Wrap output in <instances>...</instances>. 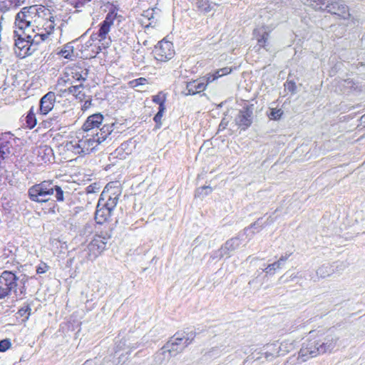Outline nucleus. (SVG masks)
Masks as SVG:
<instances>
[{
  "mask_svg": "<svg viewBox=\"0 0 365 365\" xmlns=\"http://www.w3.org/2000/svg\"><path fill=\"white\" fill-rule=\"evenodd\" d=\"M21 0H0V13H6L10 10L16 9L21 5Z\"/></svg>",
  "mask_w": 365,
  "mask_h": 365,
  "instance_id": "393cba45",
  "label": "nucleus"
},
{
  "mask_svg": "<svg viewBox=\"0 0 365 365\" xmlns=\"http://www.w3.org/2000/svg\"><path fill=\"white\" fill-rule=\"evenodd\" d=\"M345 267L346 265L343 262L324 264L317 269L315 276H310V279L314 282H317L319 278L323 279L329 277L338 271L344 270Z\"/></svg>",
  "mask_w": 365,
  "mask_h": 365,
  "instance_id": "f8f14e48",
  "label": "nucleus"
},
{
  "mask_svg": "<svg viewBox=\"0 0 365 365\" xmlns=\"http://www.w3.org/2000/svg\"><path fill=\"white\" fill-rule=\"evenodd\" d=\"M95 232L93 238L83 252L84 257L91 261L96 259L106 250L108 240L111 236L110 230H98L96 227Z\"/></svg>",
  "mask_w": 365,
  "mask_h": 365,
  "instance_id": "39448f33",
  "label": "nucleus"
},
{
  "mask_svg": "<svg viewBox=\"0 0 365 365\" xmlns=\"http://www.w3.org/2000/svg\"><path fill=\"white\" fill-rule=\"evenodd\" d=\"M197 332L190 328H186L183 330L178 331L165 344V348H168L173 356L181 353L194 340Z\"/></svg>",
  "mask_w": 365,
  "mask_h": 365,
  "instance_id": "20e7f679",
  "label": "nucleus"
},
{
  "mask_svg": "<svg viewBox=\"0 0 365 365\" xmlns=\"http://www.w3.org/2000/svg\"><path fill=\"white\" fill-rule=\"evenodd\" d=\"M267 348L268 350L262 354L266 359L271 360L280 355L281 348L278 343L267 345Z\"/></svg>",
  "mask_w": 365,
  "mask_h": 365,
  "instance_id": "c756f323",
  "label": "nucleus"
},
{
  "mask_svg": "<svg viewBox=\"0 0 365 365\" xmlns=\"http://www.w3.org/2000/svg\"><path fill=\"white\" fill-rule=\"evenodd\" d=\"M49 267L47 265V264L44 262H41L37 267H36V273L37 274H44L48 270Z\"/></svg>",
  "mask_w": 365,
  "mask_h": 365,
  "instance_id": "603ef678",
  "label": "nucleus"
},
{
  "mask_svg": "<svg viewBox=\"0 0 365 365\" xmlns=\"http://www.w3.org/2000/svg\"><path fill=\"white\" fill-rule=\"evenodd\" d=\"M228 123H229V120L225 117L222 118V119L221 120V122L219 125L218 130L219 131L224 130L227 128Z\"/></svg>",
  "mask_w": 365,
  "mask_h": 365,
  "instance_id": "13d9d810",
  "label": "nucleus"
},
{
  "mask_svg": "<svg viewBox=\"0 0 365 365\" xmlns=\"http://www.w3.org/2000/svg\"><path fill=\"white\" fill-rule=\"evenodd\" d=\"M277 211H278V209H276L275 211L272 215H269L267 217L266 220L264 222V226H265V227L269 226L276 221L277 217H274L273 215Z\"/></svg>",
  "mask_w": 365,
  "mask_h": 365,
  "instance_id": "864d4df0",
  "label": "nucleus"
},
{
  "mask_svg": "<svg viewBox=\"0 0 365 365\" xmlns=\"http://www.w3.org/2000/svg\"><path fill=\"white\" fill-rule=\"evenodd\" d=\"M65 74L75 81H85L88 78V69L86 68L84 63H78L70 68H66Z\"/></svg>",
  "mask_w": 365,
  "mask_h": 365,
  "instance_id": "4468645a",
  "label": "nucleus"
},
{
  "mask_svg": "<svg viewBox=\"0 0 365 365\" xmlns=\"http://www.w3.org/2000/svg\"><path fill=\"white\" fill-rule=\"evenodd\" d=\"M86 191L88 193H91V192H94V187H93V185H88L87 187H86Z\"/></svg>",
  "mask_w": 365,
  "mask_h": 365,
  "instance_id": "338daca9",
  "label": "nucleus"
},
{
  "mask_svg": "<svg viewBox=\"0 0 365 365\" xmlns=\"http://www.w3.org/2000/svg\"><path fill=\"white\" fill-rule=\"evenodd\" d=\"M38 157L44 163H50L54 158L52 148L48 145L41 146L38 149Z\"/></svg>",
  "mask_w": 365,
  "mask_h": 365,
  "instance_id": "bb28decb",
  "label": "nucleus"
},
{
  "mask_svg": "<svg viewBox=\"0 0 365 365\" xmlns=\"http://www.w3.org/2000/svg\"><path fill=\"white\" fill-rule=\"evenodd\" d=\"M51 14V11L41 5H33L22 8L15 17L14 31L24 34L29 32L31 24L36 17H43ZM34 32V30L31 29Z\"/></svg>",
  "mask_w": 365,
  "mask_h": 365,
  "instance_id": "f03ea898",
  "label": "nucleus"
},
{
  "mask_svg": "<svg viewBox=\"0 0 365 365\" xmlns=\"http://www.w3.org/2000/svg\"><path fill=\"white\" fill-rule=\"evenodd\" d=\"M91 0H68L69 4L74 8L78 9L84 6L87 3Z\"/></svg>",
  "mask_w": 365,
  "mask_h": 365,
  "instance_id": "de8ad7c7",
  "label": "nucleus"
},
{
  "mask_svg": "<svg viewBox=\"0 0 365 365\" xmlns=\"http://www.w3.org/2000/svg\"><path fill=\"white\" fill-rule=\"evenodd\" d=\"M14 46L16 53L21 58L31 55L35 51L31 35L29 32L24 34L14 31Z\"/></svg>",
  "mask_w": 365,
  "mask_h": 365,
  "instance_id": "0eeeda50",
  "label": "nucleus"
},
{
  "mask_svg": "<svg viewBox=\"0 0 365 365\" xmlns=\"http://www.w3.org/2000/svg\"><path fill=\"white\" fill-rule=\"evenodd\" d=\"M103 115L101 113H95L88 116L82 126L84 131H90L98 128L102 123Z\"/></svg>",
  "mask_w": 365,
  "mask_h": 365,
  "instance_id": "6ab92c4d",
  "label": "nucleus"
},
{
  "mask_svg": "<svg viewBox=\"0 0 365 365\" xmlns=\"http://www.w3.org/2000/svg\"><path fill=\"white\" fill-rule=\"evenodd\" d=\"M55 101V93L52 91L48 92L41 98L37 113L42 115H47L53 109Z\"/></svg>",
  "mask_w": 365,
  "mask_h": 365,
  "instance_id": "f3484780",
  "label": "nucleus"
},
{
  "mask_svg": "<svg viewBox=\"0 0 365 365\" xmlns=\"http://www.w3.org/2000/svg\"><path fill=\"white\" fill-rule=\"evenodd\" d=\"M105 195V192H103L97 204L96 210L95 212V228L97 227L98 230H100L101 226H104V229L107 228V230H110L108 227V225H104L106 223L110 217L112 215V212L110 210L107 209L106 207L103 206V196Z\"/></svg>",
  "mask_w": 365,
  "mask_h": 365,
  "instance_id": "9d476101",
  "label": "nucleus"
},
{
  "mask_svg": "<svg viewBox=\"0 0 365 365\" xmlns=\"http://www.w3.org/2000/svg\"><path fill=\"white\" fill-rule=\"evenodd\" d=\"M115 344H116V346H115V353L118 352L120 350L125 349L126 346L128 348L130 347L129 345L127 346L126 341L125 339H121V340L119 341V342H116Z\"/></svg>",
  "mask_w": 365,
  "mask_h": 365,
  "instance_id": "6e6d98bb",
  "label": "nucleus"
},
{
  "mask_svg": "<svg viewBox=\"0 0 365 365\" xmlns=\"http://www.w3.org/2000/svg\"><path fill=\"white\" fill-rule=\"evenodd\" d=\"M147 82L148 81L146 78L141 77L131 81V84L133 85V87H136L138 86L145 85V83H147Z\"/></svg>",
  "mask_w": 365,
  "mask_h": 365,
  "instance_id": "4d7b16f0",
  "label": "nucleus"
},
{
  "mask_svg": "<svg viewBox=\"0 0 365 365\" xmlns=\"http://www.w3.org/2000/svg\"><path fill=\"white\" fill-rule=\"evenodd\" d=\"M68 150H71L76 154L83 155V147L81 145V140H71L66 144Z\"/></svg>",
  "mask_w": 365,
  "mask_h": 365,
  "instance_id": "473e14b6",
  "label": "nucleus"
},
{
  "mask_svg": "<svg viewBox=\"0 0 365 365\" xmlns=\"http://www.w3.org/2000/svg\"><path fill=\"white\" fill-rule=\"evenodd\" d=\"M75 98L78 99L80 101H83L87 98V96L80 90V91H78V93L76 95Z\"/></svg>",
  "mask_w": 365,
  "mask_h": 365,
  "instance_id": "052dcab7",
  "label": "nucleus"
},
{
  "mask_svg": "<svg viewBox=\"0 0 365 365\" xmlns=\"http://www.w3.org/2000/svg\"><path fill=\"white\" fill-rule=\"evenodd\" d=\"M128 146V143H123L120 145V147H118L116 150H115V153H117V155H120L121 154V152L123 151L126 147Z\"/></svg>",
  "mask_w": 365,
  "mask_h": 365,
  "instance_id": "e2e57ef3",
  "label": "nucleus"
},
{
  "mask_svg": "<svg viewBox=\"0 0 365 365\" xmlns=\"http://www.w3.org/2000/svg\"><path fill=\"white\" fill-rule=\"evenodd\" d=\"M302 1L315 10L326 11L336 15L343 19H351L354 23V18L349 13V8L340 0H302Z\"/></svg>",
  "mask_w": 365,
  "mask_h": 365,
  "instance_id": "7ed1b4c3",
  "label": "nucleus"
},
{
  "mask_svg": "<svg viewBox=\"0 0 365 365\" xmlns=\"http://www.w3.org/2000/svg\"><path fill=\"white\" fill-rule=\"evenodd\" d=\"M291 255V253L282 255L277 261L274 262L272 264H269L264 268L263 270L267 276L274 275L277 270L280 269L284 265L285 262Z\"/></svg>",
  "mask_w": 365,
  "mask_h": 365,
  "instance_id": "aec40b11",
  "label": "nucleus"
},
{
  "mask_svg": "<svg viewBox=\"0 0 365 365\" xmlns=\"http://www.w3.org/2000/svg\"><path fill=\"white\" fill-rule=\"evenodd\" d=\"M82 365H114V363L110 360L103 359L101 361L99 359H88Z\"/></svg>",
  "mask_w": 365,
  "mask_h": 365,
  "instance_id": "a19ab883",
  "label": "nucleus"
},
{
  "mask_svg": "<svg viewBox=\"0 0 365 365\" xmlns=\"http://www.w3.org/2000/svg\"><path fill=\"white\" fill-rule=\"evenodd\" d=\"M118 7L111 4L108 9V12L106 14L105 19L100 23V34L107 35L110 31V26L113 25L114 20L118 16Z\"/></svg>",
  "mask_w": 365,
  "mask_h": 365,
  "instance_id": "2eb2a0df",
  "label": "nucleus"
},
{
  "mask_svg": "<svg viewBox=\"0 0 365 365\" xmlns=\"http://www.w3.org/2000/svg\"><path fill=\"white\" fill-rule=\"evenodd\" d=\"M263 217L258 218L255 222L252 223L250 226L245 227L242 232L245 233L247 242L251 240L255 232H259L262 229L265 227L264 226V222H262Z\"/></svg>",
  "mask_w": 365,
  "mask_h": 365,
  "instance_id": "412c9836",
  "label": "nucleus"
},
{
  "mask_svg": "<svg viewBox=\"0 0 365 365\" xmlns=\"http://www.w3.org/2000/svg\"><path fill=\"white\" fill-rule=\"evenodd\" d=\"M165 109L158 108L157 113L155 115L153 118V120L155 123V128L159 129L162 126L161 119L163 115Z\"/></svg>",
  "mask_w": 365,
  "mask_h": 365,
  "instance_id": "37998d69",
  "label": "nucleus"
},
{
  "mask_svg": "<svg viewBox=\"0 0 365 365\" xmlns=\"http://www.w3.org/2000/svg\"><path fill=\"white\" fill-rule=\"evenodd\" d=\"M142 16L145 18H147L148 20H150L153 18V9H148L144 11Z\"/></svg>",
  "mask_w": 365,
  "mask_h": 365,
  "instance_id": "bf43d9fd",
  "label": "nucleus"
},
{
  "mask_svg": "<svg viewBox=\"0 0 365 365\" xmlns=\"http://www.w3.org/2000/svg\"><path fill=\"white\" fill-rule=\"evenodd\" d=\"M118 202V195H115V196H108V199L106 200L103 198V206L106 207L107 209L110 210L111 212L114 210Z\"/></svg>",
  "mask_w": 365,
  "mask_h": 365,
  "instance_id": "72a5a7b5",
  "label": "nucleus"
},
{
  "mask_svg": "<svg viewBox=\"0 0 365 365\" xmlns=\"http://www.w3.org/2000/svg\"><path fill=\"white\" fill-rule=\"evenodd\" d=\"M337 340V339L333 337H327L324 339V341L319 342L320 354L331 352L335 348Z\"/></svg>",
  "mask_w": 365,
  "mask_h": 365,
  "instance_id": "a878e982",
  "label": "nucleus"
},
{
  "mask_svg": "<svg viewBox=\"0 0 365 365\" xmlns=\"http://www.w3.org/2000/svg\"><path fill=\"white\" fill-rule=\"evenodd\" d=\"M12 293H14L15 294V296L17 299H23L26 294V285L20 284V287L19 289H17V287H16Z\"/></svg>",
  "mask_w": 365,
  "mask_h": 365,
  "instance_id": "c03bdc74",
  "label": "nucleus"
},
{
  "mask_svg": "<svg viewBox=\"0 0 365 365\" xmlns=\"http://www.w3.org/2000/svg\"><path fill=\"white\" fill-rule=\"evenodd\" d=\"M155 59L159 62H166L175 55V50L172 42L165 39L159 41L153 50Z\"/></svg>",
  "mask_w": 365,
  "mask_h": 365,
  "instance_id": "6e6552de",
  "label": "nucleus"
},
{
  "mask_svg": "<svg viewBox=\"0 0 365 365\" xmlns=\"http://www.w3.org/2000/svg\"><path fill=\"white\" fill-rule=\"evenodd\" d=\"M37 124L34 107L31 106L25 116V125L29 129H33Z\"/></svg>",
  "mask_w": 365,
  "mask_h": 365,
  "instance_id": "7c9ffc66",
  "label": "nucleus"
},
{
  "mask_svg": "<svg viewBox=\"0 0 365 365\" xmlns=\"http://www.w3.org/2000/svg\"><path fill=\"white\" fill-rule=\"evenodd\" d=\"M253 35L255 36L257 41V45L260 48H265L269 38V34L264 29H255L253 31Z\"/></svg>",
  "mask_w": 365,
  "mask_h": 365,
  "instance_id": "cd10ccee",
  "label": "nucleus"
},
{
  "mask_svg": "<svg viewBox=\"0 0 365 365\" xmlns=\"http://www.w3.org/2000/svg\"><path fill=\"white\" fill-rule=\"evenodd\" d=\"M89 30H87L86 33H84L83 35H81L78 38H76V40L73 41L71 43H68L66 45H64L63 48L58 53L60 55H61L64 58L71 59L72 57V54L73 53V46L71 45L72 43H76L78 40L82 39L88 33Z\"/></svg>",
  "mask_w": 365,
  "mask_h": 365,
  "instance_id": "c85d7f7f",
  "label": "nucleus"
},
{
  "mask_svg": "<svg viewBox=\"0 0 365 365\" xmlns=\"http://www.w3.org/2000/svg\"><path fill=\"white\" fill-rule=\"evenodd\" d=\"M220 71L221 72V75L225 76L229 74L232 71V69L231 68L229 67H225L223 68L220 69Z\"/></svg>",
  "mask_w": 365,
  "mask_h": 365,
  "instance_id": "0e129e2a",
  "label": "nucleus"
},
{
  "mask_svg": "<svg viewBox=\"0 0 365 365\" xmlns=\"http://www.w3.org/2000/svg\"><path fill=\"white\" fill-rule=\"evenodd\" d=\"M253 104H245L239 110L235 118V124L242 130H246L250 128L253 121Z\"/></svg>",
  "mask_w": 365,
  "mask_h": 365,
  "instance_id": "1a4fd4ad",
  "label": "nucleus"
},
{
  "mask_svg": "<svg viewBox=\"0 0 365 365\" xmlns=\"http://www.w3.org/2000/svg\"><path fill=\"white\" fill-rule=\"evenodd\" d=\"M19 283H20V284H21V285H26V282H27V281H28V277H27V276L24 275V277H23L22 279H19Z\"/></svg>",
  "mask_w": 365,
  "mask_h": 365,
  "instance_id": "69168bd1",
  "label": "nucleus"
},
{
  "mask_svg": "<svg viewBox=\"0 0 365 365\" xmlns=\"http://www.w3.org/2000/svg\"><path fill=\"white\" fill-rule=\"evenodd\" d=\"M225 256L227 257L226 252L223 250V248L221 246L218 250H215L211 253L210 258L212 259H221Z\"/></svg>",
  "mask_w": 365,
  "mask_h": 365,
  "instance_id": "a18cd8bd",
  "label": "nucleus"
},
{
  "mask_svg": "<svg viewBox=\"0 0 365 365\" xmlns=\"http://www.w3.org/2000/svg\"><path fill=\"white\" fill-rule=\"evenodd\" d=\"M107 35H103L100 34V28L98 29V31L96 33H93L89 40L86 43L85 48H88L90 46H93V43L95 41L101 42L106 39Z\"/></svg>",
  "mask_w": 365,
  "mask_h": 365,
  "instance_id": "f704fd0d",
  "label": "nucleus"
},
{
  "mask_svg": "<svg viewBox=\"0 0 365 365\" xmlns=\"http://www.w3.org/2000/svg\"><path fill=\"white\" fill-rule=\"evenodd\" d=\"M212 192V188L208 185H204L198 187L195 194V197H203Z\"/></svg>",
  "mask_w": 365,
  "mask_h": 365,
  "instance_id": "4c0bfd02",
  "label": "nucleus"
},
{
  "mask_svg": "<svg viewBox=\"0 0 365 365\" xmlns=\"http://www.w3.org/2000/svg\"><path fill=\"white\" fill-rule=\"evenodd\" d=\"M15 288L9 287L4 283L3 279H0V299L10 296Z\"/></svg>",
  "mask_w": 365,
  "mask_h": 365,
  "instance_id": "c9c22d12",
  "label": "nucleus"
},
{
  "mask_svg": "<svg viewBox=\"0 0 365 365\" xmlns=\"http://www.w3.org/2000/svg\"><path fill=\"white\" fill-rule=\"evenodd\" d=\"M31 306L29 304H24L23 307H21L17 312V314L22 317H24L23 321H26L29 319V316L31 315Z\"/></svg>",
  "mask_w": 365,
  "mask_h": 365,
  "instance_id": "58836bf2",
  "label": "nucleus"
},
{
  "mask_svg": "<svg viewBox=\"0 0 365 365\" xmlns=\"http://www.w3.org/2000/svg\"><path fill=\"white\" fill-rule=\"evenodd\" d=\"M63 189L52 180H46L31 186L27 191L28 197L37 203L48 202V212L54 214L58 206L56 202L65 200Z\"/></svg>",
  "mask_w": 365,
  "mask_h": 365,
  "instance_id": "f257e3e1",
  "label": "nucleus"
},
{
  "mask_svg": "<svg viewBox=\"0 0 365 365\" xmlns=\"http://www.w3.org/2000/svg\"><path fill=\"white\" fill-rule=\"evenodd\" d=\"M282 114L283 111L281 109L272 108L271 109L269 114H268V116L271 120H279Z\"/></svg>",
  "mask_w": 365,
  "mask_h": 365,
  "instance_id": "49530a36",
  "label": "nucleus"
},
{
  "mask_svg": "<svg viewBox=\"0 0 365 365\" xmlns=\"http://www.w3.org/2000/svg\"><path fill=\"white\" fill-rule=\"evenodd\" d=\"M285 89L291 93L295 92L297 89L296 83L293 81H287L284 84Z\"/></svg>",
  "mask_w": 365,
  "mask_h": 365,
  "instance_id": "5fc2aeb1",
  "label": "nucleus"
},
{
  "mask_svg": "<svg viewBox=\"0 0 365 365\" xmlns=\"http://www.w3.org/2000/svg\"><path fill=\"white\" fill-rule=\"evenodd\" d=\"M81 325V322L78 319H77L73 317H71L70 319L67 322L68 329L71 331H73L76 329H78V331H79Z\"/></svg>",
  "mask_w": 365,
  "mask_h": 365,
  "instance_id": "ea45409f",
  "label": "nucleus"
},
{
  "mask_svg": "<svg viewBox=\"0 0 365 365\" xmlns=\"http://www.w3.org/2000/svg\"><path fill=\"white\" fill-rule=\"evenodd\" d=\"M217 79V77H215L212 73H209L206 76V80H205V83L206 84V86L209 83H211L214 81H215Z\"/></svg>",
  "mask_w": 365,
  "mask_h": 365,
  "instance_id": "680f3d73",
  "label": "nucleus"
},
{
  "mask_svg": "<svg viewBox=\"0 0 365 365\" xmlns=\"http://www.w3.org/2000/svg\"><path fill=\"white\" fill-rule=\"evenodd\" d=\"M22 146V140L11 132L0 133V164L11 156H17Z\"/></svg>",
  "mask_w": 365,
  "mask_h": 365,
  "instance_id": "423d86ee",
  "label": "nucleus"
},
{
  "mask_svg": "<svg viewBox=\"0 0 365 365\" xmlns=\"http://www.w3.org/2000/svg\"><path fill=\"white\" fill-rule=\"evenodd\" d=\"M84 87L83 83H81L79 85L76 86H71L69 88H68L66 91H67L69 94H72L74 96L78 93V91H80L81 88H83Z\"/></svg>",
  "mask_w": 365,
  "mask_h": 365,
  "instance_id": "09e8293b",
  "label": "nucleus"
},
{
  "mask_svg": "<svg viewBox=\"0 0 365 365\" xmlns=\"http://www.w3.org/2000/svg\"><path fill=\"white\" fill-rule=\"evenodd\" d=\"M173 356L170 353L165 344L153 355V361L155 364H161L163 361L169 360Z\"/></svg>",
  "mask_w": 365,
  "mask_h": 365,
  "instance_id": "b1692460",
  "label": "nucleus"
},
{
  "mask_svg": "<svg viewBox=\"0 0 365 365\" xmlns=\"http://www.w3.org/2000/svg\"><path fill=\"white\" fill-rule=\"evenodd\" d=\"M115 123L105 124L96 134L92 135L96 141V145L104 141H110L114 137L113 133Z\"/></svg>",
  "mask_w": 365,
  "mask_h": 365,
  "instance_id": "a211bd4d",
  "label": "nucleus"
},
{
  "mask_svg": "<svg viewBox=\"0 0 365 365\" xmlns=\"http://www.w3.org/2000/svg\"><path fill=\"white\" fill-rule=\"evenodd\" d=\"M48 16V19L46 20L43 25L45 32L36 34L34 36H31V41H33L35 51L37 49V46L48 38V35L53 32L55 26H56V21L57 17L52 16L51 14Z\"/></svg>",
  "mask_w": 365,
  "mask_h": 365,
  "instance_id": "ddd939ff",
  "label": "nucleus"
},
{
  "mask_svg": "<svg viewBox=\"0 0 365 365\" xmlns=\"http://www.w3.org/2000/svg\"><path fill=\"white\" fill-rule=\"evenodd\" d=\"M92 106H93V103H92V96H88L84 100V103H83V104L81 106V110H83V111H86L88 109H89Z\"/></svg>",
  "mask_w": 365,
  "mask_h": 365,
  "instance_id": "3c124183",
  "label": "nucleus"
},
{
  "mask_svg": "<svg viewBox=\"0 0 365 365\" xmlns=\"http://www.w3.org/2000/svg\"><path fill=\"white\" fill-rule=\"evenodd\" d=\"M152 101L158 104V108L166 109L165 108V101L166 97L165 94L163 92H159L157 95H155L152 97Z\"/></svg>",
  "mask_w": 365,
  "mask_h": 365,
  "instance_id": "e433bc0d",
  "label": "nucleus"
},
{
  "mask_svg": "<svg viewBox=\"0 0 365 365\" xmlns=\"http://www.w3.org/2000/svg\"><path fill=\"white\" fill-rule=\"evenodd\" d=\"M246 239L245 233L241 231L236 236L231 237L223 243L222 247L226 252L227 257H230L232 252L239 249Z\"/></svg>",
  "mask_w": 365,
  "mask_h": 365,
  "instance_id": "dca6fc26",
  "label": "nucleus"
},
{
  "mask_svg": "<svg viewBox=\"0 0 365 365\" xmlns=\"http://www.w3.org/2000/svg\"><path fill=\"white\" fill-rule=\"evenodd\" d=\"M212 75L215 76V77H217V79L221 76H222V75H221V72L220 70L218 71H216L215 73H212Z\"/></svg>",
  "mask_w": 365,
  "mask_h": 365,
  "instance_id": "774afa93",
  "label": "nucleus"
},
{
  "mask_svg": "<svg viewBox=\"0 0 365 365\" xmlns=\"http://www.w3.org/2000/svg\"><path fill=\"white\" fill-rule=\"evenodd\" d=\"M11 345V341L8 339L0 340V352L7 351L10 348Z\"/></svg>",
  "mask_w": 365,
  "mask_h": 365,
  "instance_id": "8fccbe9b",
  "label": "nucleus"
},
{
  "mask_svg": "<svg viewBox=\"0 0 365 365\" xmlns=\"http://www.w3.org/2000/svg\"><path fill=\"white\" fill-rule=\"evenodd\" d=\"M81 140L83 147V155L91 153L95 149L94 144L96 143V141L93 135L89 138L81 139Z\"/></svg>",
  "mask_w": 365,
  "mask_h": 365,
  "instance_id": "2f4dec72",
  "label": "nucleus"
},
{
  "mask_svg": "<svg viewBox=\"0 0 365 365\" xmlns=\"http://www.w3.org/2000/svg\"><path fill=\"white\" fill-rule=\"evenodd\" d=\"M320 354L319 341L316 339H312L306 341L302 344V346L299 351L298 359L302 361H307L310 358H313Z\"/></svg>",
  "mask_w": 365,
  "mask_h": 365,
  "instance_id": "9b49d317",
  "label": "nucleus"
},
{
  "mask_svg": "<svg viewBox=\"0 0 365 365\" xmlns=\"http://www.w3.org/2000/svg\"><path fill=\"white\" fill-rule=\"evenodd\" d=\"M197 6L199 10L209 12L211 10L210 0H197Z\"/></svg>",
  "mask_w": 365,
  "mask_h": 365,
  "instance_id": "79ce46f5",
  "label": "nucleus"
},
{
  "mask_svg": "<svg viewBox=\"0 0 365 365\" xmlns=\"http://www.w3.org/2000/svg\"><path fill=\"white\" fill-rule=\"evenodd\" d=\"M206 84L205 81H190L186 85L185 91V95H195L205 89Z\"/></svg>",
  "mask_w": 365,
  "mask_h": 365,
  "instance_id": "4be33fe9",
  "label": "nucleus"
},
{
  "mask_svg": "<svg viewBox=\"0 0 365 365\" xmlns=\"http://www.w3.org/2000/svg\"><path fill=\"white\" fill-rule=\"evenodd\" d=\"M0 279H3L4 283L8 284L9 287L15 288L18 286L19 277L12 271H4L0 275Z\"/></svg>",
  "mask_w": 365,
  "mask_h": 365,
  "instance_id": "5701e85b",
  "label": "nucleus"
}]
</instances>
